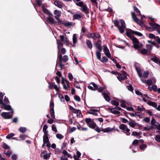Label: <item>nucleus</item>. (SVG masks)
I'll use <instances>...</instances> for the list:
<instances>
[{
  "label": "nucleus",
  "instance_id": "bf43d9fd",
  "mask_svg": "<svg viewBox=\"0 0 160 160\" xmlns=\"http://www.w3.org/2000/svg\"><path fill=\"white\" fill-rule=\"evenodd\" d=\"M56 137L58 138L61 139L63 138V136L61 134H57L56 135Z\"/></svg>",
  "mask_w": 160,
  "mask_h": 160
},
{
  "label": "nucleus",
  "instance_id": "aec40b11",
  "mask_svg": "<svg viewBox=\"0 0 160 160\" xmlns=\"http://www.w3.org/2000/svg\"><path fill=\"white\" fill-rule=\"evenodd\" d=\"M102 94L106 101L108 102H109L110 101L111 98L107 93L105 92H102Z\"/></svg>",
  "mask_w": 160,
  "mask_h": 160
},
{
  "label": "nucleus",
  "instance_id": "3c124183",
  "mask_svg": "<svg viewBox=\"0 0 160 160\" xmlns=\"http://www.w3.org/2000/svg\"><path fill=\"white\" fill-rule=\"evenodd\" d=\"M93 86V88L95 90H97L98 88V87L97 84H95L93 82H92L91 83Z\"/></svg>",
  "mask_w": 160,
  "mask_h": 160
},
{
  "label": "nucleus",
  "instance_id": "79ce46f5",
  "mask_svg": "<svg viewBox=\"0 0 160 160\" xmlns=\"http://www.w3.org/2000/svg\"><path fill=\"white\" fill-rule=\"evenodd\" d=\"M100 61L102 62H107L108 61V59L106 57L104 56L102 57V59H101V60Z\"/></svg>",
  "mask_w": 160,
  "mask_h": 160
},
{
  "label": "nucleus",
  "instance_id": "a211bd4d",
  "mask_svg": "<svg viewBox=\"0 0 160 160\" xmlns=\"http://www.w3.org/2000/svg\"><path fill=\"white\" fill-rule=\"evenodd\" d=\"M98 111L95 109H91L88 111V113L90 114L94 115L96 116L98 115L97 112Z\"/></svg>",
  "mask_w": 160,
  "mask_h": 160
},
{
  "label": "nucleus",
  "instance_id": "774afa93",
  "mask_svg": "<svg viewBox=\"0 0 160 160\" xmlns=\"http://www.w3.org/2000/svg\"><path fill=\"white\" fill-rule=\"evenodd\" d=\"M155 41H156L158 43L160 44V38L158 37L157 36L156 37Z\"/></svg>",
  "mask_w": 160,
  "mask_h": 160
},
{
  "label": "nucleus",
  "instance_id": "412c9836",
  "mask_svg": "<svg viewBox=\"0 0 160 160\" xmlns=\"http://www.w3.org/2000/svg\"><path fill=\"white\" fill-rule=\"evenodd\" d=\"M63 24L66 27H69L71 26H73L74 25V23L72 22H63Z\"/></svg>",
  "mask_w": 160,
  "mask_h": 160
},
{
  "label": "nucleus",
  "instance_id": "4be33fe9",
  "mask_svg": "<svg viewBox=\"0 0 160 160\" xmlns=\"http://www.w3.org/2000/svg\"><path fill=\"white\" fill-rule=\"evenodd\" d=\"M113 128H111L109 127L107 128H102V131L105 132H109L112 131Z\"/></svg>",
  "mask_w": 160,
  "mask_h": 160
},
{
  "label": "nucleus",
  "instance_id": "c85d7f7f",
  "mask_svg": "<svg viewBox=\"0 0 160 160\" xmlns=\"http://www.w3.org/2000/svg\"><path fill=\"white\" fill-rule=\"evenodd\" d=\"M137 123L133 121H131L129 122V125L132 128H134V127L136 126Z\"/></svg>",
  "mask_w": 160,
  "mask_h": 160
},
{
  "label": "nucleus",
  "instance_id": "473e14b6",
  "mask_svg": "<svg viewBox=\"0 0 160 160\" xmlns=\"http://www.w3.org/2000/svg\"><path fill=\"white\" fill-rule=\"evenodd\" d=\"M148 105L153 107L155 108L157 105V104L156 103H155V102L151 101L148 102Z\"/></svg>",
  "mask_w": 160,
  "mask_h": 160
},
{
  "label": "nucleus",
  "instance_id": "69168bd1",
  "mask_svg": "<svg viewBox=\"0 0 160 160\" xmlns=\"http://www.w3.org/2000/svg\"><path fill=\"white\" fill-rule=\"evenodd\" d=\"M152 88L153 91L156 92L157 90V86L156 85H153L152 86Z\"/></svg>",
  "mask_w": 160,
  "mask_h": 160
},
{
  "label": "nucleus",
  "instance_id": "4d7b16f0",
  "mask_svg": "<svg viewBox=\"0 0 160 160\" xmlns=\"http://www.w3.org/2000/svg\"><path fill=\"white\" fill-rule=\"evenodd\" d=\"M114 23L116 27H117L119 29V28L120 27V26H119V23L118 21L117 20H115Z\"/></svg>",
  "mask_w": 160,
  "mask_h": 160
},
{
  "label": "nucleus",
  "instance_id": "338daca9",
  "mask_svg": "<svg viewBox=\"0 0 160 160\" xmlns=\"http://www.w3.org/2000/svg\"><path fill=\"white\" fill-rule=\"evenodd\" d=\"M36 2L38 5L40 6L41 5L42 3V0H37Z\"/></svg>",
  "mask_w": 160,
  "mask_h": 160
},
{
  "label": "nucleus",
  "instance_id": "f704fd0d",
  "mask_svg": "<svg viewBox=\"0 0 160 160\" xmlns=\"http://www.w3.org/2000/svg\"><path fill=\"white\" fill-rule=\"evenodd\" d=\"M117 78L118 80L120 81L125 79V78H124L122 76V75L120 74H118V75L117 77Z\"/></svg>",
  "mask_w": 160,
  "mask_h": 160
},
{
  "label": "nucleus",
  "instance_id": "39448f33",
  "mask_svg": "<svg viewBox=\"0 0 160 160\" xmlns=\"http://www.w3.org/2000/svg\"><path fill=\"white\" fill-rule=\"evenodd\" d=\"M86 122L88 126L91 128H94L96 126V124L90 118H86Z\"/></svg>",
  "mask_w": 160,
  "mask_h": 160
},
{
  "label": "nucleus",
  "instance_id": "864d4df0",
  "mask_svg": "<svg viewBox=\"0 0 160 160\" xmlns=\"http://www.w3.org/2000/svg\"><path fill=\"white\" fill-rule=\"evenodd\" d=\"M53 88H54V89L56 91L58 92V91L59 90L60 88L59 86H58L57 85H55V84L54 85V87Z\"/></svg>",
  "mask_w": 160,
  "mask_h": 160
},
{
  "label": "nucleus",
  "instance_id": "2eb2a0df",
  "mask_svg": "<svg viewBox=\"0 0 160 160\" xmlns=\"http://www.w3.org/2000/svg\"><path fill=\"white\" fill-rule=\"evenodd\" d=\"M41 156L42 157H43L44 159H47L50 156L49 154L46 151L42 152L41 154Z\"/></svg>",
  "mask_w": 160,
  "mask_h": 160
},
{
  "label": "nucleus",
  "instance_id": "a19ab883",
  "mask_svg": "<svg viewBox=\"0 0 160 160\" xmlns=\"http://www.w3.org/2000/svg\"><path fill=\"white\" fill-rule=\"evenodd\" d=\"M54 14L58 17H60L61 16V12L59 11L55 10L54 11Z\"/></svg>",
  "mask_w": 160,
  "mask_h": 160
},
{
  "label": "nucleus",
  "instance_id": "dca6fc26",
  "mask_svg": "<svg viewBox=\"0 0 160 160\" xmlns=\"http://www.w3.org/2000/svg\"><path fill=\"white\" fill-rule=\"evenodd\" d=\"M149 24L152 28L156 29L159 27V25L156 23L152 21L149 23Z\"/></svg>",
  "mask_w": 160,
  "mask_h": 160
},
{
  "label": "nucleus",
  "instance_id": "0e129e2a",
  "mask_svg": "<svg viewBox=\"0 0 160 160\" xmlns=\"http://www.w3.org/2000/svg\"><path fill=\"white\" fill-rule=\"evenodd\" d=\"M68 77L69 80L70 81L72 80L73 78V77L72 76V75L71 73H69L68 74Z\"/></svg>",
  "mask_w": 160,
  "mask_h": 160
},
{
  "label": "nucleus",
  "instance_id": "a18cd8bd",
  "mask_svg": "<svg viewBox=\"0 0 160 160\" xmlns=\"http://www.w3.org/2000/svg\"><path fill=\"white\" fill-rule=\"evenodd\" d=\"M27 137V136L25 134H21L20 135L19 138L21 140H24Z\"/></svg>",
  "mask_w": 160,
  "mask_h": 160
},
{
  "label": "nucleus",
  "instance_id": "0eeeda50",
  "mask_svg": "<svg viewBox=\"0 0 160 160\" xmlns=\"http://www.w3.org/2000/svg\"><path fill=\"white\" fill-rule=\"evenodd\" d=\"M0 104L2 105V108H3L4 109L7 110H11L12 112V114L13 113V110L12 109L11 107V106L9 105H5L3 102L2 101H0Z\"/></svg>",
  "mask_w": 160,
  "mask_h": 160
},
{
  "label": "nucleus",
  "instance_id": "680f3d73",
  "mask_svg": "<svg viewBox=\"0 0 160 160\" xmlns=\"http://www.w3.org/2000/svg\"><path fill=\"white\" fill-rule=\"evenodd\" d=\"M2 147L5 149H8L9 148V146L6 143H4L2 145Z\"/></svg>",
  "mask_w": 160,
  "mask_h": 160
},
{
  "label": "nucleus",
  "instance_id": "4468645a",
  "mask_svg": "<svg viewBox=\"0 0 160 160\" xmlns=\"http://www.w3.org/2000/svg\"><path fill=\"white\" fill-rule=\"evenodd\" d=\"M156 82V80L154 78H152L147 81V83L148 86H150L152 83H155Z\"/></svg>",
  "mask_w": 160,
  "mask_h": 160
},
{
  "label": "nucleus",
  "instance_id": "8fccbe9b",
  "mask_svg": "<svg viewBox=\"0 0 160 160\" xmlns=\"http://www.w3.org/2000/svg\"><path fill=\"white\" fill-rule=\"evenodd\" d=\"M120 101H121L122 102V103L121 104V106L123 108L126 107V105L125 101L124 100H120Z\"/></svg>",
  "mask_w": 160,
  "mask_h": 160
},
{
  "label": "nucleus",
  "instance_id": "393cba45",
  "mask_svg": "<svg viewBox=\"0 0 160 160\" xmlns=\"http://www.w3.org/2000/svg\"><path fill=\"white\" fill-rule=\"evenodd\" d=\"M135 69L138 73V75L140 77H142V73L139 68L135 66Z\"/></svg>",
  "mask_w": 160,
  "mask_h": 160
},
{
  "label": "nucleus",
  "instance_id": "ea45409f",
  "mask_svg": "<svg viewBox=\"0 0 160 160\" xmlns=\"http://www.w3.org/2000/svg\"><path fill=\"white\" fill-rule=\"evenodd\" d=\"M57 43L58 44V48L59 50V48L62 47V43L59 41L57 40Z\"/></svg>",
  "mask_w": 160,
  "mask_h": 160
},
{
  "label": "nucleus",
  "instance_id": "6ab92c4d",
  "mask_svg": "<svg viewBox=\"0 0 160 160\" xmlns=\"http://www.w3.org/2000/svg\"><path fill=\"white\" fill-rule=\"evenodd\" d=\"M46 20L48 22H50L54 24H56V22L54 20V18L52 17H47V18Z\"/></svg>",
  "mask_w": 160,
  "mask_h": 160
},
{
  "label": "nucleus",
  "instance_id": "052dcab7",
  "mask_svg": "<svg viewBox=\"0 0 160 160\" xmlns=\"http://www.w3.org/2000/svg\"><path fill=\"white\" fill-rule=\"evenodd\" d=\"M75 99L77 102H79L80 101V99L79 96L77 95H75L74 97Z\"/></svg>",
  "mask_w": 160,
  "mask_h": 160
},
{
  "label": "nucleus",
  "instance_id": "f03ea898",
  "mask_svg": "<svg viewBox=\"0 0 160 160\" xmlns=\"http://www.w3.org/2000/svg\"><path fill=\"white\" fill-rule=\"evenodd\" d=\"M75 3L78 6L81 7V10L85 13L87 14L89 13V9L86 5L84 4L82 2H75Z\"/></svg>",
  "mask_w": 160,
  "mask_h": 160
},
{
  "label": "nucleus",
  "instance_id": "ddd939ff",
  "mask_svg": "<svg viewBox=\"0 0 160 160\" xmlns=\"http://www.w3.org/2000/svg\"><path fill=\"white\" fill-rule=\"evenodd\" d=\"M103 51L105 55L108 58H110L111 57V54L109 52V49L106 46H103Z\"/></svg>",
  "mask_w": 160,
  "mask_h": 160
},
{
  "label": "nucleus",
  "instance_id": "7ed1b4c3",
  "mask_svg": "<svg viewBox=\"0 0 160 160\" xmlns=\"http://www.w3.org/2000/svg\"><path fill=\"white\" fill-rule=\"evenodd\" d=\"M119 128L122 130V132L125 133L127 135H130V133L129 132L130 130L129 129L127 126L124 124H121L119 126Z\"/></svg>",
  "mask_w": 160,
  "mask_h": 160
},
{
  "label": "nucleus",
  "instance_id": "5fc2aeb1",
  "mask_svg": "<svg viewBox=\"0 0 160 160\" xmlns=\"http://www.w3.org/2000/svg\"><path fill=\"white\" fill-rule=\"evenodd\" d=\"M155 139L157 142H160V135H156L155 138Z\"/></svg>",
  "mask_w": 160,
  "mask_h": 160
},
{
  "label": "nucleus",
  "instance_id": "bb28decb",
  "mask_svg": "<svg viewBox=\"0 0 160 160\" xmlns=\"http://www.w3.org/2000/svg\"><path fill=\"white\" fill-rule=\"evenodd\" d=\"M60 38L61 41L62 42H68V40L67 38H64L63 36L60 35Z\"/></svg>",
  "mask_w": 160,
  "mask_h": 160
},
{
  "label": "nucleus",
  "instance_id": "603ef678",
  "mask_svg": "<svg viewBox=\"0 0 160 160\" xmlns=\"http://www.w3.org/2000/svg\"><path fill=\"white\" fill-rule=\"evenodd\" d=\"M140 51L142 54H147V51L145 49H143L142 50H140Z\"/></svg>",
  "mask_w": 160,
  "mask_h": 160
},
{
  "label": "nucleus",
  "instance_id": "49530a36",
  "mask_svg": "<svg viewBox=\"0 0 160 160\" xmlns=\"http://www.w3.org/2000/svg\"><path fill=\"white\" fill-rule=\"evenodd\" d=\"M14 135V134L13 133H10L8 134L6 137V138L7 139H12V137H13Z\"/></svg>",
  "mask_w": 160,
  "mask_h": 160
},
{
  "label": "nucleus",
  "instance_id": "1a4fd4ad",
  "mask_svg": "<svg viewBox=\"0 0 160 160\" xmlns=\"http://www.w3.org/2000/svg\"><path fill=\"white\" fill-rule=\"evenodd\" d=\"M120 22L122 26L119 28V31L121 33H122L124 32V29L126 28L125 23L124 21L122 19L120 20Z\"/></svg>",
  "mask_w": 160,
  "mask_h": 160
},
{
  "label": "nucleus",
  "instance_id": "de8ad7c7",
  "mask_svg": "<svg viewBox=\"0 0 160 160\" xmlns=\"http://www.w3.org/2000/svg\"><path fill=\"white\" fill-rule=\"evenodd\" d=\"M4 153L7 156L10 157L12 154V152L10 150H8L7 152H4Z\"/></svg>",
  "mask_w": 160,
  "mask_h": 160
},
{
  "label": "nucleus",
  "instance_id": "423d86ee",
  "mask_svg": "<svg viewBox=\"0 0 160 160\" xmlns=\"http://www.w3.org/2000/svg\"><path fill=\"white\" fill-rule=\"evenodd\" d=\"M62 83L63 84V88L64 89L67 90L68 88H70L69 82L62 78Z\"/></svg>",
  "mask_w": 160,
  "mask_h": 160
},
{
  "label": "nucleus",
  "instance_id": "6e6d98bb",
  "mask_svg": "<svg viewBox=\"0 0 160 160\" xmlns=\"http://www.w3.org/2000/svg\"><path fill=\"white\" fill-rule=\"evenodd\" d=\"M149 74V72L148 71L145 72L143 74V76L144 78H147Z\"/></svg>",
  "mask_w": 160,
  "mask_h": 160
},
{
  "label": "nucleus",
  "instance_id": "f8f14e48",
  "mask_svg": "<svg viewBox=\"0 0 160 160\" xmlns=\"http://www.w3.org/2000/svg\"><path fill=\"white\" fill-rule=\"evenodd\" d=\"M54 103L53 102H51L50 103V113L51 114V116L53 118H55V115L54 114Z\"/></svg>",
  "mask_w": 160,
  "mask_h": 160
},
{
  "label": "nucleus",
  "instance_id": "20e7f679",
  "mask_svg": "<svg viewBox=\"0 0 160 160\" xmlns=\"http://www.w3.org/2000/svg\"><path fill=\"white\" fill-rule=\"evenodd\" d=\"M43 143L42 145V147L43 148L45 146V144H46V146L48 147H50V144L49 141V139L48 138V136H47L46 135H43Z\"/></svg>",
  "mask_w": 160,
  "mask_h": 160
},
{
  "label": "nucleus",
  "instance_id": "5701e85b",
  "mask_svg": "<svg viewBox=\"0 0 160 160\" xmlns=\"http://www.w3.org/2000/svg\"><path fill=\"white\" fill-rule=\"evenodd\" d=\"M58 63H59L60 66L59 67L61 69H63L64 68V66L63 64H62V55L60 54L59 55V60Z\"/></svg>",
  "mask_w": 160,
  "mask_h": 160
},
{
  "label": "nucleus",
  "instance_id": "37998d69",
  "mask_svg": "<svg viewBox=\"0 0 160 160\" xmlns=\"http://www.w3.org/2000/svg\"><path fill=\"white\" fill-rule=\"evenodd\" d=\"M68 60V58L66 55L63 56L62 58V62H65L67 61Z\"/></svg>",
  "mask_w": 160,
  "mask_h": 160
},
{
  "label": "nucleus",
  "instance_id": "2f4dec72",
  "mask_svg": "<svg viewBox=\"0 0 160 160\" xmlns=\"http://www.w3.org/2000/svg\"><path fill=\"white\" fill-rule=\"evenodd\" d=\"M160 59L158 58L157 57H154L153 58H152L151 59V60L152 61H154V62L157 63H158V62Z\"/></svg>",
  "mask_w": 160,
  "mask_h": 160
},
{
  "label": "nucleus",
  "instance_id": "4c0bfd02",
  "mask_svg": "<svg viewBox=\"0 0 160 160\" xmlns=\"http://www.w3.org/2000/svg\"><path fill=\"white\" fill-rule=\"evenodd\" d=\"M141 96L144 101L146 102L148 100V97L145 94H142Z\"/></svg>",
  "mask_w": 160,
  "mask_h": 160
},
{
  "label": "nucleus",
  "instance_id": "e433bc0d",
  "mask_svg": "<svg viewBox=\"0 0 160 160\" xmlns=\"http://www.w3.org/2000/svg\"><path fill=\"white\" fill-rule=\"evenodd\" d=\"M96 55L97 58L100 60H101V53L98 51L96 52Z\"/></svg>",
  "mask_w": 160,
  "mask_h": 160
},
{
  "label": "nucleus",
  "instance_id": "cd10ccee",
  "mask_svg": "<svg viewBox=\"0 0 160 160\" xmlns=\"http://www.w3.org/2000/svg\"><path fill=\"white\" fill-rule=\"evenodd\" d=\"M42 9L44 13L50 15V16H52V14L47 9L44 8L43 7H42Z\"/></svg>",
  "mask_w": 160,
  "mask_h": 160
},
{
  "label": "nucleus",
  "instance_id": "b1692460",
  "mask_svg": "<svg viewBox=\"0 0 160 160\" xmlns=\"http://www.w3.org/2000/svg\"><path fill=\"white\" fill-rule=\"evenodd\" d=\"M76 153L77 154H75L74 156V158L75 160H77L79 159L81 155V153L78 151Z\"/></svg>",
  "mask_w": 160,
  "mask_h": 160
},
{
  "label": "nucleus",
  "instance_id": "58836bf2",
  "mask_svg": "<svg viewBox=\"0 0 160 160\" xmlns=\"http://www.w3.org/2000/svg\"><path fill=\"white\" fill-rule=\"evenodd\" d=\"M20 132L22 133H24L26 131V128L25 127H20L19 129Z\"/></svg>",
  "mask_w": 160,
  "mask_h": 160
},
{
  "label": "nucleus",
  "instance_id": "6e6552de",
  "mask_svg": "<svg viewBox=\"0 0 160 160\" xmlns=\"http://www.w3.org/2000/svg\"><path fill=\"white\" fill-rule=\"evenodd\" d=\"M73 20H74L75 19H77L79 20L82 18H84V15L80 12H79L78 13H75L73 15Z\"/></svg>",
  "mask_w": 160,
  "mask_h": 160
},
{
  "label": "nucleus",
  "instance_id": "f257e3e1",
  "mask_svg": "<svg viewBox=\"0 0 160 160\" xmlns=\"http://www.w3.org/2000/svg\"><path fill=\"white\" fill-rule=\"evenodd\" d=\"M127 36L130 38L133 43V45L135 48L138 49L142 47V45L140 43L138 40L135 37L132 35V34H134L139 36H142V34L140 32L130 30L129 31L126 32Z\"/></svg>",
  "mask_w": 160,
  "mask_h": 160
},
{
  "label": "nucleus",
  "instance_id": "7c9ffc66",
  "mask_svg": "<svg viewBox=\"0 0 160 160\" xmlns=\"http://www.w3.org/2000/svg\"><path fill=\"white\" fill-rule=\"evenodd\" d=\"M55 5L59 8H61L62 7V3L59 1H56L54 2Z\"/></svg>",
  "mask_w": 160,
  "mask_h": 160
},
{
  "label": "nucleus",
  "instance_id": "c756f323",
  "mask_svg": "<svg viewBox=\"0 0 160 160\" xmlns=\"http://www.w3.org/2000/svg\"><path fill=\"white\" fill-rule=\"evenodd\" d=\"M72 40L73 43H75L77 42V35L75 34H73L72 37Z\"/></svg>",
  "mask_w": 160,
  "mask_h": 160
},
{
  "label": "nucleus",
  "instance_id": "72a5a7b5",
  "mask_svg": "<svg viewBox=\"0 0 160 160\" xmlns=\"http://www.w3.org/2000/svg\"><path fill=\"white\" fill-rule=\"evenodd\" d=\"M86 43L88 47L90 48H92V46L91 42L89 40H88L86 41Z\"/></svg>",
  "mask_w": 160,
  "mask_h": 160
},
{
  "label": "nucleus",
  "instance_id": "f3484780",
  "mask_svg": "<svg viewBox=\"0 0 160 160\" xmlns=\"http://www.w3.org/2000/svg\"><path fill=\"white\" fill-rule=\"evenodd\" d=\"M101 41L100 40H98L97 42L95 43L96 47L100 51L102 50V47L101 46Z\"/></svg>",
  "mask_w": 160,
  "mask_h": 160
},
{
  "label": "nucleus",
  "instance_id": "c9c22d12",
  "mask_svg": "<svg viewBox=\"0 0 160 160\" xmlns=\"http://www.w3.org/2000/svg\"><path fill=\"white\" fill-rule=\"evenodd\" d=\"M157 37V36H155L152 33H149L148 35V37L149 38L153 39L154 40H155Z\"/></svg>",
  "mask_w": 160,
  "mask_h": 160
},
{
  "label": "nucleus",
  "instance_id": "9b49d317",
  "mask_svg": "<svg viewBox=\"0 0 160 160\" xmlns=\"http://www.w3.org/2000/svg\"><path fill=\"white\" fill-rule=\"evenodd\" d=\"M132 17L133 20L138 24H140V25H143V23L141 22L139 19H138L136 16L135 13L133 12H131Z\"/></svg>",
  "mask_w": 160,
  "mask_h": 160
},
{
  "label": "nucleus",
  "instance_id": "e2e57ef3",
  "mask_svg": "<svg viewBox=\"0 0 160 160\" xmlns=\"http://www.w3.org/2000/svg\"><path fill=\"white\" fill-rule=\"evenodd\" d=\"M4 102L8 104L9 103V101L7 97H5L4 100Z\"/></svg>",
  "mask_w": 160,
  "mask_h": 160
},
{
  "label": "nucleus",
  "instance_id": "13d9d810",
  "mask_svg": "<svg viewBox=\"0 0 160 160\" xmlns=\"http://www.w3.org/2000/svg\"><path fill=\"white\" fill-rule=\"evenodd\" d=\"M111 103L112 104L115 106H118L119 104L118 102L116 100L112 101L111 102Z\"/></svg>",
  "mask_w": 160,
  "mask_h": 160
},
{
  "label": "nucleus",
  "instance_id": "09e8293b",
  "mask_svg": "<svg viewBox=\"0 0 160 160\" xmlns=\"http://www.w3.org/2000/svg\"><path fill=\"white\" fill-rule=\"evenodd\" d=\"M52 130L54 132H57V129L55 125L52 124Z\"/></svg>",
  "mask_w": 160,
  "mask_h": 160
},
{
  "label": "nucleus",
  "instance_id": "9d476101",
  "mask_svg": "<svg viewBox=\"0 0 160 160\" xmlns=\"http://www.w3.org/2000/svg\"><path fill=\"white\" fill-rule=\"evenodd\" d=\"M1 116L5 119H8L12 117V115L10 114L9 112H3L1 113Z\"/></svg>",
  "mask_w": 160,
  "mask_h": 160
},
{
  "label": "nucleus",
  "instance_id": "c03bdc74",
  "mask_svg": "<svg viewBox=\"0 0 160 160\" xmlns=\"http://www.w3.org/2000/svg\"><path fill=\"white\" fill-rule=\"evenodd\" d=\"M133 8L134 10L137 13L138 15L140 16L141 15L140 12V11L135 7L133 6Z\"/></svg>",
  "mask_w": 160,
  "mask_h": 160
},
{
  "label": "nucleus",
  "instance_id": "a878e982",
  "mask_svg": "<svg viewBox=\"0 0 160 160\" xmlns=\"http://www.w3.org/2000/svg\"><path fill=\"white\" fill-rule=\"evenodd\" d=\"M111 112L112 113L114 114H120V112L116 110L115 108H111L110 109Z\"/></svg>",
  "mask_w": 160,
  "mask_h": 160
}]
</instances>
